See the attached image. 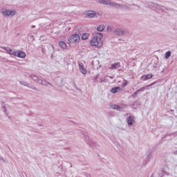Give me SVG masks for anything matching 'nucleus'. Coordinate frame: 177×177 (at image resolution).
Returning <instances> with one entry per match:
<instances>
[{"label": "nucleus", "instance_id": "obj_29", "mask_svg": "<svg viewBox=\"0 0 177 177\" xmlns=\"http://www.w3.org/2000/svg\"><path fill=\"white\" fill-rule=\"evenodd\" d=\"M0 161H1V162H6L5 158H3L2 156H0Z\"/></svg>", "mask_w": 177, "mask_h": 177}, {"label": "nucleus", "instance_id": "obj_14", "mask_svg": "<svg viewBox=\"0 0 177 177\" xmlns=\"http://www.w3.org/2000/svg\"><path fill=\"white\" fill-rule=\"evenodd\" d=\"M142 80L143 81H146V80H151L153 78V75L151 74H148V75H144L141 77Z\"/></svg>", "mask_w": 177, "mask_h": 177}, {"label": "nucleus", "instance_id": "obj_12", "mask_svg": "<svg viewBox=\"0 0 177 177\" xmlns=\"http://www.w3.org/2000/svg\"><path fill=\"white\" fill-rule=\"evenodd\" d=\"M16 57H20L21 59H24L26 57V53L22 52V51H17L16 52Z\"/></svg>", "mask_w": 177, "mask_h": 177}, {"label": "nucleus", "instance_id": "obj_23", "mask_svg": "<svg viewBox=\"0 0 177 177\" xmlns=\"http://www.w3.org/2000/svg\"><path fill=\"white\" fill-rule=\"evenodd\" d=\"M111 109H112L113 110H118V111H120L121 110V108L120 107V106H118L117 104L111 105Z\"/></svg>", "mask_w": 177, "mask_h": 177}, {"label": "nucleus", "instance_id": "obj_21", "mask_svg": "<svg viewBox=\"0 0 177 177\" xmlns=\"http://www.w3.org/2000/svg\"><path fill=\"white\" fill-rule=\"evenodd\" d=\"M3 111L5 113L6 115H8V109H9V106L5 105V104H2Z\"/></svg>", "mask_w": 177, "mask_h": 177}, {"label": "nucleus", "instance_id": "obj_36", "mask_svg": "<svg viewBox=\"0 0 177 177\" xmlns=\"http://www.w3.org/2000/svg\"><path fill=\"white\" fill-rule=\"evenodd\" d=\"M33 89H34V91H37V88H34Z\"/></svg>", "mask_w": 177, "mask_h": 177}, {"label": "nucleus", "instance_id": "obj_15", "mask_svg": "<svg viewBox=\"0 0 177 177\" xmlns=\"http://www.w3.org/2000/svg\"><path fill=\"white\" fill-rule=\"evenodd\" d=\"M79 68H80V71L82 73V74H86V69L84 66L81 64H79Z\"/></svg>", "mask_w": 177, "mask_h": 177}, {"label": "nucleus", "instance_id": "obj_18", "mask_svg": "<svg viewBox=\"0 0 177 177\" xmlns=\"http://www.w3.org/2000/svg\"><path fill=\"white\" fill-rule=\"evenodd\" d=\"M153 10H162V6L158 4H153Z\"/></svg>", "mask_w": 177, "mask_h": 177}, {"label": "nucleus", "instance_id": "obj_6", "mask_svg": "<svg viewBox=\"0 0 177 177\" xmlns=\"http://www.w3.org/2000/svg\"><path fill=\"white\" fill-rule=\"evenodd\" d=\"M85 16L89 19H93V17H96L97 13L95 11L90 10L85 12Z\"/></svg>", "mask_w": 177, "mask_h": 177}, {"label": "nucleus", "instance_id": "obj_25", "mask_svg": "<svg viewBox=\"0 0 177 177\" xmlns=\"http://www.w3.org/2000/svg\"><path fill=\"white\" fill-rule=\"evenodd\" d=\"M165 57L167 59H169V57H171V51L166 52V53L165 54Z\"/></svg>", "mask_w": 177, "mask_h": 177}, {"label": "nucleus", "instance_id": "obj_4", "mask_svg": "<svg viewBox=\"0 0 177 177\" xmlns=\"http://www.w3.org/2000/svg\"><path fill=\"white\" fill-rule=\"evenodd\" d=\"M83 136H84V140L86 141V143L89 145V146H91V147H96L97 146L96 143H95L93 140H91V137H89V136L86 134H84Z\"/></svg>", "mask_w": 177, "mask_h": 177}, {"label": "nucleus", "instance_id": "obj_27", "mask_svg": "<svg viewBox=\"0 0 177 177\" xmlns=\"http://www.w3.org/2000/svg\"><path fill=\"white\" fill-rule=\"evenodd\" d=\"M122 85L124 87L127 86V85H128V82L125 80H124L123 82H122Z\"/></svg>", "mask_w": 177, "mask_h": 177}, {"label": "nucleus", "instance_id": "obj_19", "mask_svg": "<svg viewBox=\"0 0 177 177\" xmlns=\"http://www.w3.org/2000/svg\"><path fill=\"white\" fill-rule=\"evenodd\" d=\"M120 68V64L116 63V64H113L111 65V70H117V68Z\"/></svg>", "mask_w": 177, "mask_h": 177}, {"label": "nucleus", "instance_id": "obj_2", "mask_svg": "<svg viewBox=\"0 0 177 177\" xmlns=\"http://www.w3.org/2000/svg\"><path fill=\"white\" fill-rule=\"evenodd\" d=\"M68 41L69 44H78L81 41V37H80V35L74 34L69 37Z\"/></svg>", "mask_w": 177, "mask_h": 177}, {"label": "nucleus", "instance_id": "obj_8", "mask_svg": "<svg viewBox=\"0 0 177 177\" xmlns=\"http://www.w3.org/2000/svg\"><path fill=\"white\" fill-rule=\"evenodd\" d=\"M114 34H115V35L121 37V35H125V31H124V30L121 28H116L114 30Z\"/></svg>", "mask_w": 177, "mask_h": 177}, {"label": "nucleus", "instance_id": "obj_32", "mask_svg": "<svg viewBox=\"0 0 177 177\" xmlns=\"http://www.w3.org/2000/svg\"><path fill=\"white\" fill-rule=\"evenodd\" d=\"M151 85H154V83L149 84L148 86H151Z\"/></svg>", "mask_w": 177, "mask_h": 177}, {"label": "nucleus", "instance_id": "obj_1", "mask_svg": "<svg viewBox=\"0 0 177 177\" xmlns=\"http://www.w3.org/2000/svg\"><path fill=\"white\" fill-rule=\"evenodd\" d=\"M103 35L100 32H97L91 41V46L96 48H102L103 46Z\"/></svg>", "mask_w": 177, "mask_h": 177}, {"label": "nucleus", "instance_id": "obj_31", "mask_svg": "<svg viewBox=\"0 0 177 177\" xmlns=\"http://www.w3.org/2000/svg\"><path fill=\"white\" fill-rule=\"evenodd\" d=\"M149 159V160H150V158H151V156H147V159Z\"/></svg>", "mask_w": 177, "mask_h": 177}, {"label": "nucleus", "instance_id": "obj_34", "mask_svg": "<svg viewBox=\"0 0 177 177\" xmlns=\"http://www.w3.org/2000/svg\"><path fill=\"white\" fill-rule=\"evenodd\" d=\"M103 79H100V82H103Z\"/></svg>", "mask_w": 177, "mask_h": 177}, {"label": "nucleus", "instance_id": "obj_5", "mask_svg": "<svg viewBox=\"0 0 177 177\" xmlns=\"http://www.w3.org/2000/svg\"><path fill=\"white\" fill-rule=\"evenodd\" d=\"M112 8H115V9H129V7L125 4H120L118 3L112 2V4L111 6Z\"/></svg>", "mask_w": 177, "mask_h": 177}, {"label": "nucleus", "instance_id": "obj_13", "mask_svg": "<svg viewBox=\"0 0 177 177\" xmlns=\"http://www.w3.org/2000/svg\"><path fill=\"white\" fill-rule=\"evenodd\" d=\"M39 84L42 85L43 86H48V85H50L52 86V84H50L49 82L46 81V80H41Z\"/></svg>", "mask_w": 177, "mask_h": 177}, {"label": "nucleus", "instance_id": "obj_24", "mask_svg": "<svg viewBox=\"0 0 177 177\" xmlns=\"http://www.w3.org/2000/svg\"><path fill=\"white\" fill-rule=\"evenodd\" d=\"M88 38H89V34L84 33L82 35V39L85 40V39H88Z\"/></svg>", "mask_w": 177, "mask_h": 177}, {"label": "nucleus", "instance_id": "obj_20", "mask_svg": "<svg viewBox=\"0 0 177 177\" xmlns=\"http://www.w3.org/2000/svg\"><path fill=\"white\" fill-rule=\"evenodd\" d=\"M143 91H145V87H142L141 88H140L139 90H138L137 91H136L133 95H132V97H136V95H138L139 93V92H143Z\"/></svg>", "mask_w": 177, "mask_h": 177}, {"label": "nucleus", "instance_id": "obj_28", "mask_svg": "<svg viewBox=\"0 0 177 177\" xmlns=\"http://www.w3.org/2000/svg\"><path fill=\"white\" fill-rule=\"evenodd\" d=\"M21 85H24V86H28V84L27 82L22 83L21 82H19Z\"/></svg>", "mask_w": 177, "mask_h": 177}, {"label": "nucleus", "instance_id": "obj_16", "mask_svg": "<svg viewBox=\"0 0 177 177\" xmlns=\"http://www.w3.org/2000/svg\"><path fill=\"white\" fill-rule=\"evenodd\" d=\"M121 91L120 86L113 87L111 89V93H117V92H120Z\"/></svg>", "mask_w": 177, "mask_h": 177}, {"label": "nucleus", "instance_id": "obj_9", "mask_svg": "<svg viewBox=\"0 0 177 177\" xmlns=\"http://www.w3.org/2000/svg\"><path fill=\"white\" fill-rule=\"evenodd\" d=\"M99 3H102V5H108L109 6H111L113 1L110 0H99Z\"/></svg>", "mask_w": 177, "mask_h": 177}, {"label": "nucleus", "instance_id": "obj_3", "mask_svg": "<svg viewBox=\"0 0 177 177\" xmlns=\"http://www.w3.org/2000/svg\"><path fill=\"white\" fill-rule=\"evenodd\" d=\"M17 12L16 10H6L3 11H1V15L4 17H13L16 15Z\"/></svg>", "mask_w": 177, "mask_h": 177}, {"label": "nucleus", "instance_id": "obj_7", "mask_svg": "<svg viewBox=\"0 0 177 177\" xmlns=\"http://www.w3.org/2000/svg\"><path fill=\"white\" fill-rule=\"evenodd\" d=\"M1 49H4V50H6V52H7V53H8V55H12V56H16V55H17V53H16L17 51L12 50L9 47H1Z\"/></svg>", "mask_w": 177, "mask_h": 177}, {"label": "nucleus", "instance_id": "obj_35", "mask_svg": "<svg viewBox=\"0 0 177 177\" xmlns=\"http://www.w3.org/2000/svg\"><path fill=\"white\" fill-rule=\"evenodd\" d=\"M32 28H35V26H32Z\"/></svg>", "mask_w": 177, "mask_h": 177}, {"label": "nucleus", "instance_id": "obj_30", "mask_svg": "<svg viewBox=\"0 0 177 177\" xmlns=\"http://www.w3.org/2000/svg\"><path fill=\"white\" fill-rule=\"evenodd\" d=\"M100 158V160H101V161H102V162H104V158Z\"/></svg>", "mask_w": 177, "mask_h": 177}, {"label": "nucleus", "instance_id": "obj_22", "mask_svg": "<svg viewBox=\"0 0 177 177\" xmlns=\"http://www.w3.org/2000/svg\"><path fill=\"white\" fill-rule=\"evenodd\" d=\"M59 45L62 49H67V44L64 41H60Z\"/></svg>", "mask_w": 177, "mask_h": 177}, {"label": "nucleus", "instance_id": "obj_17", "mask_svg": "<svg viewBox=\"0 0 177 177\" xmlns=\"http://www.w3.org/2000/svg\"><path fill=\"white\" fill-rule=\"evenodd\" d=\"M104 28H106L104 24H101L97 28V30L102 32V31H104Z\"/></svg>", "mask_w": 177, "mask_h": 177}, {"label": "nucleus", "instance_id": "obj_11", "mask_svg": "<svg viewBox=\"0 0 177 177\" xmlns=\"http://www.w3.org/2000/svg\"><path fill=\"white\" fill-rule=\"evenodd\" d=\"M30 77L31 80H32V81H34L35 82H37V84H39L41 82V79H39L38 76L35 75H31Z\"/></svg>", "mask_w": 177, "mask_h": 177}, {"label": "nucleus", "instance_id": "obj_10", "mask_svg": "<svg viewBox=\"0 0 177 177\" xmlns=\"http://www.w3.org/2000/svg\"><path fill=\"white\" fill-rule=\"evenodd\" d=\"M133 118V116H129V118H127V121L129 127H132L133 122H135Z\"/></svg>", "mask_w": 177, "mask_h": 177}, {"label": "nucleus", "instance_id": "obj_33", "mask_svg": "<svg viewBox=\"0 0 177 177\" xmlns=\"http://www.w3.org/2000/svg\"><path fill=\"white\" fill-rule=\"evenodd\" d=\"M174 154L177 156V151H174Z\"/></svg>", "mask_w": 177, "mask_h": 177}, {"label": "nucleus", "instance_id": "obj_26", "mask_svg": "<svg viewBox=\"0 0 177 177\" xmlns=\"http://www.w3.org/2000/svg\"><path fill=\"white\" fill-rule=\"evenodd\" d=\"M106 31H108L109 32H111V31H113V28L111 26H109L106 28Z\"/></svg>", "mask_w": 177, "mask_h": 177}]
</instances>
